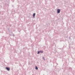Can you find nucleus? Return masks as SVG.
Listing matches in <instances>:
<instances>
[{
  "label": "nucleus",
  "mask_w": 75,
  "mask_h": 75,
  "mask_svg": "<svg viewBox=\"0 0 75 75\" xmlns=\"http://www.w3.org/2000/svg\"><path fill=\"white\" fill-rule=\"evenodd\" d=\"M57 13H60V10L59 9H58L57 10Z\"/></svg>",
  "instance_id": "1"
},
{
  "label": "nucleus",
  "mask_w": 75,
  "mask_h": 75,
  "mask_svg": "<svg viewBox=\"0 0 75 75\" xmlns=\"http://www.w3.org/2000/svg\"><path fill=\"white\" fill-rule=\"evenodd\" d=\"M6 69H7V70H8V71H10V68H9L6 67Z\"/></svg>",
  "instance_id": "2"
},
{
  "label": "nucleus",
  "mask_w": 75,
  "mask_h": 75,
  "mask_svg": "<svg viewBox=\"0 0 75 75\" xmlns=\"http://www.w3.org/2000/svg\"><path fill=\"white\" fill-rule=\"evenodd\" d=\"M35 13H34L33 14V17H35Z\"/></svg>",
  "instance_id": "3"
},
{
  "label": "nucleus",
  "mask_w": 75,
  "mask_h": 75,
  "mask_svg": "<svg viewBox=\"0 0 75 75\" xmlns=\"http://www.w3.org/2000/svg\"><path fill=\"white\" fill-rule=\"evenodd\" d=\"M35 69H36L37 70V69H38V68H37V66L35 67Z\"/></svg>",
  "instance_id": "4"
},
{
  "label": "nucleus",
  "mask_w": 75,
  "mask_h": 75,
  "mask_svg": "<svg viewBox=\"0 0 75 75\" xmlns=\"http://www.w3.org/2000/svg\"><path fill=\"white\" fill-rule=\"evenodd\" d=\"M43 51H40V52H41V53H43Z\"/></svg>",
  "instance_id": "5"
},
{
  "label": "nucleus",
  "mask_w": 75,
  "mask_h": 75,
  "mask_svg": "<svg viewBox=\"0 0 75 75\" xmlns=\"http://www.w3.org/2000/svg\"><path fill=\"white\" fill-rule=\"evenodd\" d=\"M40 52L38 51V54H40Z\"/></svg>",
  "instance_id": "6"
}]
</instances>
